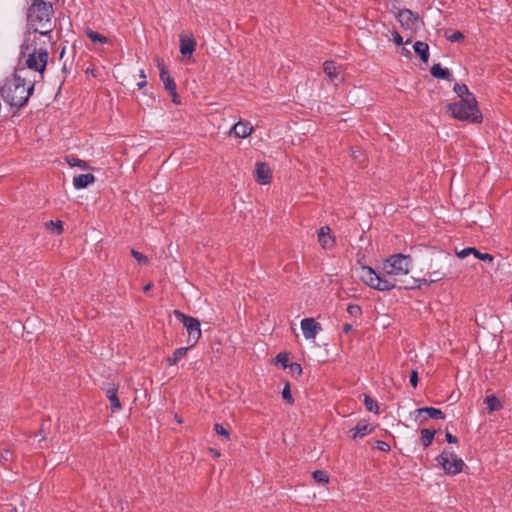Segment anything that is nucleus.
Here are the masks:
<instances>
[{"mask_svg": "<svg viewBox=\"0 0 512 512\" xmlns=\"http://www.w3.org/2000/svg\"><path fill=\"white\" fill-rule=\"evenodd\" d=\"M445 36L450 42H458L464 39V35L460 31H454L450 34L446 32Z\"/></svg>", "mask_w": 512, "mask_h": 512, "instance_id": "nucleus-31", "label": "nucleus"}, {"mask_svg": "<svg viewBox=\"0 0 512 512\" xmlns=\"http://www.w3.org/2000/svg\"><path fill=\"white\" fill-rule=\"evenodd\" d=\"M447 110L457 120L471 123L482 122V113L478 108L475 97L460 99L457 102L450 103L447 106Z\"/></svg>", "mask_w": 512, "mask_h": 512, "instance_id": "nucleus-3", "label": "nucleus"}, {"mask_svg": "<svg viewBox=\"0 0 512 512\" xmlns=\"http://www.w3.org/2000/svg\"><path fill=\"white\" fill-rule=\"evenodd\" d=\"M214 430L218 435L223 436L226 439H229L230 433L223 425L216 423L214 425Z\"/></svg>", "mask_w": 512, "mask_h": 512, "instance_id": "nucleus-36", "label": "nucleus"}, {"mask_svg": "<svg viewBox=\"0 0 512 512\" xmlns=\"http://www.w3.org/2000/svg\"><path fill=\"white\" fill-rule=\"evenodd\" d=\"M347 312L353 317H360L362 315L361 307L356 304L348 305Z\"/></svg>", "mask_w": 512, "mask_h": 512, "instance_id": "nucleus-32", "label": "nucleus"}, {"mask_svg": "<svg viewBox=\"0 0 512 512\" xmlns=\"http://www.w3.org/2000/svg\"><path fill=\"white\" fill-rule=\"evenodd\" d=\"M158 67L160 69V79L163 82L165 89L169 92L173 103L180 104V99L176 91V84L173 78L169 75L166 67L160 59L157 60Z\"/></svg>", "mask_w": 512, "mask_h": 512, "instance_id": "nucleus-10", "label": "nucleus"}, {"mask_svg": "<svg viewBox=\"0 0 512 512\" xmlns=\"http://www.w3.org/2000/svg\"><path fill=\"white\" fill-rule=\"evenodd\" d=\"M210 453L214 456V457H220V452L211 448L210 449Z\"/></svg>", "mask_w": 512, "mask_h": 512, "instance_id": "nucleus-47", "label": "nucleus"}, {"mask_svg": "<svg viewBox=\"0 0 512 512\" xmlns=\"http://www.w3.org/2000/svg\"><path fill=\"white\" fill-rule=\"evenodd\" d=\"M140 82L137 83V86L139 89L143 88L146 86L147 82H146V75H145V72L144 70H140Z\"/></svg>", "mask_w": 512, "mask_h": 512, "instance_id": "nucleus-40", "label": "nucleus"}, {"mask_svg": "<svg viewBox=\"0 0 512 512\" xmlns=\"http://www.w3.org/2000/svg\"><path fill=\"white\" fill-rule=\"evenodd\" d=\"M312 475L314 480L320 484H326L329 482V476L325 471L316 470Z\"/></svg>", "mask_w": 512, "mask_h": 512, "instance_id": "nucleus-28", "label": "nucleus"}, {"mask_svg": "<svg viewBox=\"0 0 512 512\" xmlns=\"http://www.w3.org/2000/svg\"><path fill=\"white\" fill-rule=\"evenodd\" d=\"M301 330L306 339H315L322 331V326L314 318H304L301 321Z\"/></svg>", "mask_w": 512, "mask_h": 512, "instance_id": "nucleus-11", "label": "nucleus"}, {"mask_svg": "<svg viewBox=\"0 0 512 512\" xmlns=\"http://www.w3.org/2000/svg\"><path fill=\"white\" fill-rule=\"evenodd\" d=\"M417 383H418V374H417V371L413 370L411 375H410V384L413 387H416Z\"/></svg>", "mask_w": 512, "mask_h": 512, "instance_id": "nucleus-41", "label": "nucleus"}, {"mask_svg": "<svg viewBox=\"0 0 512 512\" xmlns=\"http://www.w3.org/2000/svg\"><path fill=\"white\" fill-rule=\"evenodd\" d=\"M403 51L405 52V54H409V50H406V49H403Z\"/></svg>", "mask_w": 512, "mask_h": 512, "instance_id": "nucleus-49", "label": "nucleus"}, {"mask_svg": "<svg viewBox=\"0 0 512 512\" xmlns=\"http://www.w3.org/2000/svg\"><path fill=\"white\" fill-rule=\"evenodd\" d=\"M364 405L369 412L378 413V404L370 396L364 395Z\"/></svg>", "mask_w": 512, "mask_h": 512, "instance_id": "nucleus-29", "label": "nucleus"}, {"mask_svg": "<svg viewBox=\"0 0 512 512\" xmlns=\"http://www.w3.org/2000/svg\"><path fill=\"white\" fill-rule=\"evenodd\" d=\"M107 398L110 401V407L113 412L119 411L121 409L120 400L117 395V388L110 387L106 392Z\"/></svg>", "mask_w": 512, "mask_h": 512, "instance_id": "nucleus-20", "label": "nucleus"}, {"mask_svg": "<svg viewBox=\"0 0 512 512\" xmlns=\"http://www.w3.org/2000/svg\"><path fill=\"white\" fill-rule=\"evenodd\" d=\"M396 18L401 27L405 30L415 31L418 29L421 20L417 14L410 9H401L398 11Z\"/></svg>", "mask_w": 512, "mask_h": 512, "instance_id": "nucleus-9", "label": "nucleus"}, {"mask_svg": "<svg viewBox=\"0 0 512 512\" xmlns=\"http://www.w3.org/2000/svg\"><path fill=\"white\" fill-rule=\"evenodd\" d=\"M445 437H446V440L448 443H457V441H458L457 437L452 435L449 432H446Z\"/></svg>", "mask_w": 512, "mask_h": 512, "instance_id": "nucleus-45", "label": "nucleus"}, {"mask_svg": "<svg viewBox=\"0 0 512 512\" xmlns=\"http://www.w3.org/2000/svg\"><path fill=\"white\" fill-rule=\"evenodd\" d=\"M54 10L51 3L44 0H31L27 12V21L29 26L42 35H46L52 30V16Z\"/></svg>", "mask_w": 512, "mask_h": 512, "instance_id": "nucleus-2", "label": "nucleus"}, {"mask_svg": "<svg viewBox=\"0 0 512 512\" xmlns=\"http://www.w3.org/2000/svg\"><path fill=\"white\" fill-rule=\"evenodd\" d=\"M26 68H19L0 82V96L11 107L21 109L32 96L35 81L26 77Z\"/></svg>", "mask_w": 512, "mask_h": 512, "instance_id": "nucleus-1", "label": "nucleus"}, {"mask_svg": "<svg viewBox=\"0 0 512 512\" xmlns=\"http://www.w3.org/2000/svg\"><path fill=\"white\" fill-rule=\"evenodd\" d=\"M188 349V347H181L176 349L173 355L167 358L168 364L171 366L176 365L178 361H180L182 358L186 356Z\"/></svg>", "mask_w": 512, "mask_h": 512, "instance_id": "nucleus-23", "label": "nucleus"}, {"mask_svg": "<svg viewBox=\"0 0 512 512\" xmlns=\"http://www.w3.org/2000/svg\"><path fill=\"white\" fill-rule=\"evenodd\" d=\"M152 286H153L152 283H148L147 285H145L143 288L144 292H148L152 288Z\"/></svg>", "mask_w": 512, "mask_h": 512, "instance_id": "nucleus-48", "label": "nucleus"}, {"mask_svg": "<svg viewBox=\"0 0 512 512\" xmlns=\"http://www.w3.org/2000/svg\"><path fill=\"white\" fill-rule=\"evenodd\" d=\"M131 255H132V256H133V257H134V258H135V259H136L140 264L147 265V264H148V262H149V261H148V258H147L144 254H142V253L138 252V251H137V250H135V249H131Z\"/></svg>", "mask_w": 512, "mask_h": 512, "instance_id": "nucleus-33", "label": "nucleus"}, {"mask_svg": "<svg viewBox=\"0 0 512 512\" xmlns=\"http://www.w3.org/2000/svg\"><path fill=\"white\" fill-rule=\"evenodd\" d=\"M175 317L183 324V326L187 330L188 334V343H190V346H194L201 337V328H200V321L192 316H188L181 312L180 310H174Z\"/></svg>", "mask_w": 512, "mask_h": 512, "instance_id": "nucleus-7", "label": "nucleus"}, {"mask_svg": "<svg viewBox=\"0 0 512 512\" xmlns=\"http://www.w3.org/2000/svg\"><path fill=\"white\" fill-rule=\"evenodd\" d=\"M414 51L419 55L420 59L427 63L429 60V46L427 43L422 41H417L413 45Z\"/></svg>", "mask_w": 512, "mask_h": 512, "instance_id": "nucleus-19", "label": "nucleus"}, {"mask_svg": "<svg viewBox=\"0 0 512 512\" xmlns=\"http://www.w3.org/2000/svg\"><path fill=\"white\" fill-rule=\"evenodd\" d=\"M484 402L487 405L489 413H492L494 411L500 410L503 407V405L500 402V400L496 396H494V395L487 396L485 398Z\"/></svg>", "mask_w": 512, "mask_h": 512, "instance_id": "nucleus-22", "label": "nucleus"}, {"mask_svg": "<svg viewBox=\"0 0 512 512\" xmlns=\"http://www.w3.org/2000/svg\"><path fill=\"white\" fill-rule=\"evenodd\" d=\"M377 448L381 451H389L390 446L384 441H377Z\"/></svg>", "mask_w": 512, "mask_h": 512, "instance_id": "nucleus-43", "label": "nucleus"}, {"mask_svg": "<svg viewBox=\"0 0 512 512\" xmlns=\"http://www.w3.org/2000/svg\"><path fill=\"white\" fill-rule=\"evenodd\" d=\"M255 180L261 185H267L272 179V170L265 162H257L254 172Z\"/></svg>", "mask_w": 512, "mask_h": 512, "instance_id": "nucleus-12", "label": "nucleus"}, {"mask_svg": "<svg viewBox=\"0 0 512 512\" xmlns=\"http://www.w3.org/2000/svg\"><path fill=\"white\" fill-rule=\"evenodd\" d=\"M372 432V428L369 427V424L365 421H360L355 426V428L349 431L350 437L352 439L362 438Z\"/></svg>", "mask_w": 512, "mask_h": 512, "instance_id": "nucleus-18", "label": "nucleus"}, {"mask_svg": "<svg viewBox=\"0 0 512 512\" xmlns=\"http://www.w3.org/2000/svg\"><path fill=\"white\" fill-rule=\"evenodd\" d=\"M411 267V257L409 255L398 253L383 261L382 273L384 276L395 280V277L397 276L407 275L410 272Z\"/></svg>", "mask_w": 512, "mask_h": 512, "instance_id": "nucleus-4", "label": "nucleus"}, {"mask_svg": "<svg viewBox=\"0 0 512 512\" xmlns=\"http://www.w3.org/2000/svg\"><path fill=\"white\" fill-rule=\"evenodd\" d=\"M196 41L192 36H180V53L183 56H191L195 51Z\"/></svg>", "mask_w": 512, "mask_h": 512, "instance_id": "nucleus-16", "label": "nucleus"}, {"mask_svg": "<svg viewBox=\"0 0 512 512\" xmlns=\"http://www.w3.org/2000/svg\"><path fill=\"white\" fill-rule=\"evenodd\" d=\"M416 414V420H418L420 423H423L427 419H444L445 415L444 413L437 408L434 407H422L418 408L414 412Z\"/></svg>", "mask_w": 512, "mask_h": 512, "instance_id": "nucleus-13", "label": "nucleus"}, {"mask_svg": "<svg viewBox=\"0 0 512 512\" xmlns=\"http://www.w3.org/2000/svg\"><path fill=\"white\" fill-rule=\"evenodd\" d=\"M323 71L331 80L336 79L338 76V67L333 61L324 62Z\"/></svg>", "mask_w": 512, "mask_h": 512, "instance_id": "nucleus-24", "label": "nucleus"}, {"mask_svg": "<svg viewBox=\"0 0 512 512\" xmlns=\"http://www.w3.org/2000/svg\"><path fill=\"white\" fill-rule=\"evenodd\" d=\"M434 435H435V431H431L426 428L421 430L420 441L425 448L428 447L429 445H431V443L433 442V439H434Z\"/></svg>", "mask_w": 512, "mask_h": 512, "instance_id": "nucleus-26", "label": "nucleus"}, {"mask_svg": "<svg viewBox=\"0 0 512 512\" xmlns=\"http://www.w3.org/2000/svg\"><path fill=\"white\" fill-rule=\"evenodd\" d=\"M318 241L324 249L334 246L335 239L331 236V229L328 226H323L318 230Z\"/></svg>", "mask_w": 512, "mask_h": 512, "instance_id": "nucleus-15", "label": "nucleus"}, {"mask_svg": "<svg viewBox=\"0 0 512 512\" xmlns=\"http://www.w3.org/2000/svg\"><path fill=\"white\" fill-rule=\"evenodd\" d=\"M437 463L444 469L445 473L449 475H456L460 473L464 467V461L459 458L454 452L443 451L437 458Z\"/></svg>", "mask_w": 512, "mask_h": 512, "instance_id": "nucleus-8", "label": "nucleus"}, {"mask_svg": "<svg viewBox=\"0 0 512 512\" xmlns=\"http://www.w3.org/2000/svg\"><path fill=\"white\" fill-rule=\"evenodd\" d=\"M67 162L68 164L71 166V167H80L82 169H87L88 168V165L85 161L79 159V158H76V157H70L67 159Z\"/></svg>", "mask_w": 512, "mask_h": 512, "instance_id": "nucleus-30", "label": "nucleus"}, {"mask_svg": "<svg viewBox=\"0 0 512 512\" xmlns=\"http://www.w3.org/2000/svg\"><path fill=\"white\" fill-rule=\"evenodd\" d=\"M21 54L27 56L25 64L28 69L34 70L42 74L47 65L48 52L44 48H31L28 44L21 46Z\"/></svg>", "mask_w": 512, "mask_h": 512, "instance_id": "nucleus-6", "label": "nucleus"}, {"mask_svg": "<svg viewBox=\"0 0 512 512\" xmlns=\"http://www.w3.org/2000/svg\"><path fill=\"white\" fill-rule=\"evenodd\" d=\"M49 227H51V230L52 232L56 233V234H61L63 232V224L60 220H57V221H50L49 222Z\"/></svg>", "mask_w": 512, "mask_h": 512, "instance_id": "nucleus-35", "label": "nucleus"}, {"mask_svg": "<svg viewBox=\"0 0 512 512\" xmlns=\"http://www.w3.org/2000/svg\"><path fill=\"white\" fill-rule=\"evenodd\" d=\"M431 75L437 79H449L451 74L448 69H444L440 64H434L430 70Z\"/></svg>", "mask_w": 512, "mask_h": 512, "instance_id": "nucleus-21", "label": "nucleus"}, {"mask_svg": "<svg viewBox=\"0 0 512 512\" xmlns=\"http://www.w3.org/2000/svg\"><path fill=\"white\" fill-rule=\"evenodd\" d=\"M474 256L482 261H488V262H492L494 259L491 254L481 253L477 249H475V251H474Z\"/></svg>", "mask_w": 512, "mask_h": 512, "instance_id": "nucleus-37", "label": "nucleus"}, {"mask_svg": "<svg viewBox=\"0 0 512 512\" xmlns=\"http://www.w3.org/2000/svg\"><path fill=\"white\" fill-rule=\"evenodd\" d=\"M351 329H352V325H351V324H345V325L343 326V332H344L345 334H348V333L351 331Z\"/></svg>", "mask_w": 512, "mask_h": 512, "instance_id": "nucleus-46", "label": "nucleus"}, {"mask_svg": "<svg viewBox=\"0 0 512 512\" xmlns=\"http://www.w3.org/2000/svg\"><path fill=\"white\" fill-rule=\"evenodd\" d=\"M282 397L285 401H287L289 404H292L294 402V399L291 395L290 385L287 383L283 390H282Z\"/></svg>", "mask_w": 512, "mask_h": 512, "instance_id": "nucleus-34", "label": "nucleus"}, {"mask_svg": "<svg viewBox=\"0 0 512 512\" xmlns=\"http://www.w3.org/2000/svg\"><path fill=\"white\" fill-rule=\"evenodd\" d=\"M276 361L281 363L283 365V367L286 368L288 366L289 359L286 354L280 353L276 356Z\"/></svg>", "mask_w": 512, "mask_h": 512, "instance_id": "nucleus-39", "label": "nucleus"}, {"mask_svg": "<svg viewBox=\"0 0 512 512\" xmlns=\"http://www.w3.org/2000/svg\"><path fill=\"white\" fill-rule=\"evenodd\" d=\"M360 279L369 287L379 291H389L396 287V280L378 274L369 266H362L359 270Z\"/></svg>", "mask_w": 512, "mask_h": 512, "instance_id": "nucleus-5", "label": "nucleus"}, {"mask_svg": "<svg viewBox=\"0 0 512 512\" xmlns=\"http://www.w3.org/2000/svg\"><path fill=\"white\" fill-rule=\"evenodd\" d=\"M87 37L94 43L106 44L108 43V38L96 31L91 29L86 30Z\"/></svg>", "mask_w": 512, "mask_h": 512, "instance_id": "nucleus-25", "label": "nucleus"}, {"mask_svg": "<svg viewBox=\"0 0 512 512\" xmlns=\"http://www.w3.org/2000/svg\"><path fill=\"white\" fill-rule=\"evenodd\" d=\"M474 251H475V248H473V247L464 248V249H462L460 251H456V255L459 258H465V257H467L470 254L474 255Z\"/></svg>", "mask_w": 512, "mask_h": 512, "instance_id": "nucleus-38", "label": "nucleus"}, {"mask_svg": "<svg viewBox=\"0 0 512 512\" xmlns=\"http://www.w3.org/2000/svg\"><path fill=\"white\" fill-rule=\"evenodd\" d=\"M392 36H393V41L395 42L396 45H401L403 43V38L398 32L394 31L392 33Z\"/></svg>", "mask_w": 512, "mask_h": 512, "instance_id": "nucleus-42", "label": "nucleus"}, {"mask_svg": "<svg viewBox=\"0 0 512 512\" xmlns=\"http://www.w3.org/2000/svg\"><path fill=\"white\" fill-rule=\"evenodd\" d=\"M290 369L293 373H297V374L302 373V368H301L300 364H298V363H292L290 365Z\"/></svg>", "mask_w": 512, "mask_h": 512, "instance_id": "nucleus-44", "label": "nucleus"}, {"mask_svg": "<svg viewBox=\"0 0 512 512\" xmlns=\"http://www.w3.org/2000/svg\"><path fill=\"white\" fill-rule=\"evenodd\" d=\"M454 91L461 99L474 97L465 84H455Z\"/></svg>", "mask_w": 512, "mask_h": 512, "instance_id": "nucleus-27", "label": "nucleus"}, {"mask_svg": "<svg viewBox=\"0 0 512 512\" xmlns=\"http://www.w3.org/2000/svg\"><path fill=\"white\" fill-rule=\"evenodd\" d=\"M94 182H95V177L91 173L80 174V175L74 176V178H73V186L76 189L86 188L87 186L93 184Z\"/></svg>", "mask_w": 512, "mask_h": 512, "instance_id": "nucleus-17", "label": "nucleus"}, {"mask_svg": "<svg viewBox=\"0 0 512 512\" xmlns=\"http://www.w3.org/2000/svg\"><path fill=\"white\" fill-rule=\"evenodd\" d=\"M253 127L248 121H238L231 128V132L238 138H247L253 132Z\"/></svg>", "mask_w": 512, "mask_h": 512, "instance_id": "nucleus-14", "label": "nucleus"}]
</instances>
